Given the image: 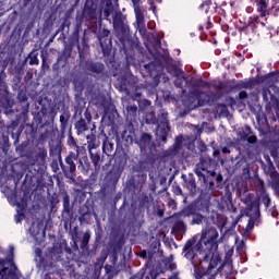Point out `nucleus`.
I'll use <instances>...</instances> for the list:
<instances>
[{
  "label": "nucleus",
  "instance_id": "obj_1",
  "mask_svg": "<svg viewBox=\"0 0 279 279\" xmlns=\"http://www.w3.org/2000/svg\"><path fill=\"white\" fill-rule=\"evenodd\" d=\"M207 241L215 242L217 239H219V232L215 228H209L206 230V232L203 234Z\"/></svg>",
  "mask_w": 279,
  "mask_h": 279
},
{
  "label": "nucleus",
  "instance_id": "obj_2",
  "mask_svg": "<svg viewBox=\"0 0 279 279\" xmlns=\"http://www.w3.org/2000/svg\"><path fill=\"white\" fill-rule=\"evenodd\" d=\"M195 173L198 175V178H205L207 170L204 168V163H198L195 168Z\"/></svg>",
  "mask_w": 279,
  "mask_h": 279
},
{
  "label": "nucleus",
  "instance_id": "obj_3",
  "mask_svg": "<svg viewBox=\"0 0 279 279\" xmlns=\"http://www.w3.org/2000/svg\"><path fill=\"white\" fill-rule=\"evenodd\" d=\"M258 10L262 13L260 14L262 17L267 16V2L265 0H260L258 2Z\"/></svg>",
  "mask_w": 279,
  "mask_h": 279
},
{
  "label": "nucleus",
  "instance_id": "obj_4",
  "mask_svg": "<svg viewBox=\"0 0 279 279\" xmlns=\"http://www.w3.org/2000/svg\"><path fill=\"white\" fill-rule=\"evenodd\" d=\"M73 160H77V155L71 154L65 158V162L70 165L71 169H75V162Z\"/></svg>",
  "mask_w": 279,
  "mask_h": 279
},
{
  "label": "nucleus",
  "instance_id": "obj_5",
  "mask_svg": "<svg viewBox=\"0 0 279 279\" xmlns=\"http://www.w3.org/2000/svg\"><path fill=\"white\" fill-rule=\"evenodd\" d=\"M191 247H193V241H187L184 246V252H185L186 258H191Z\"/></svg>",
  "mask_w": 279,
  "mask_h": 279
},
{
  "label": "nucleus",
  "instance_id": "obj_6",
  "mask_svg": "<svg viewBox=\"0 0 279 279\" xmlns=\"http://www.w3.org/2000/svg\"><path fill=\"white\" fill-rule=\"evenodd\" d=\"M90 160L95 166L99 165V160H101V157H99L98 154L90 153Z\"/></svg>",
  "mask_w": 279,
  "mask_h": 279
},
{
  "label": "nucleus",
  "instance_id": "obj_7",
  "mask_svg": "<svg viewBox=\"0 0 279 279\" xmlns=\"http://www.w3.org/2000/svg\"><path fill=\"white\" fill-rule=\"evenodd\" d=\"M260 199L266 207L269 206V204H271V199H269V196L267 194L262 195Z\"/></svg>",
  "mask_w": 279,
  "mask_h": 279
},
{
  "label": "nucleus",
  "instance_id": "obj_8",
  "mask_svg": "<svg viewBox=\"0 0 279 279\" xmlns=\"http://www.w3.org/2000/svg\"><path fill=\"white\" fill-rule=\"evenodd\" d=\"M105 16H110L112 14V4H107V9L104 10Z\"/></svg>",
  "mask_w": 279,
  "mask_h": 279
},
{
  "label": "nucleus",
  "instance_id": "obj_9",
  "mask_svg": "<svg viewBox=\"0 0 279 279\" xmlns=\"http://www.w3.org/2000/svg\"><path fill=\"white\" fill-rule=\"evenodd\" d=\"M265 159L268 162L270 173H274V163L271 162V158H269V156H265Z\"/></svg>",
  "mask_w": 279,
  "mask_h": 279
},
{
  "label": "nucleus",
  "instance_id": "obj_10",
  "mask_svg": "<svg viewBox=\"0 0 279 279\" xmlns=\"http://www.w3.org/2000/svg\"><path fill=\"white\" fill-rule=\"evenodd\" d=\"M121 25H123V22H121V21L119 20V17H114V19H113V26H114L116 28H119V27H121Z\"/></svg>",
  "mask_w": 279,
  "mask_h": 279
},
{
  "label": "nucleus",
  "instance_id": "obj_11",
  "mask_svg": "<svg viewBox=\"0 0 279 279\" xmlns=\"http://www.w3.org/2000/svg\"><path fill=\"white\" fill-rule=\"evenodd\" d=\"M31 232H32V234H33V236H36V230H38V226H36V225H32V227H31Z\"/></svg>",
  "mask_w": 279,
  "mask_h": 279
},
{
  "label": "nucleus",
  "instance_id": "obj_12",
  "mask_svg": "<svg viewBox=\"0 0 279 279\" xmlns=\"http://www.w3.org/2000/svg\"><path fill=\"white\" fill-rule=\"evenodd\" d=\"M23 215L22 214H17L16 216H15V221H16V223H21V221H23Z\"/></svg>",
  "mask_w": 279,
  "mask_h": 279
},
{
  "label": "nucleus",
  "instance_id": "obj_13",
  "mask_svg": "<svg viewBox=\"0 0 279 279\" xmlns=\"http://www.w3.org/2000/svg\"><path fill=\"white\" fill-rule=\"evenodd\" d=\"M131 279H143V274H137L135 276H133Z\"/></svg>",
  "mask_w": 279,
  "mask_h": 279
},
{
  "label": "nucleus",
  "instance_id": "obj_14",
  "mask_svg": "<svg viewBox=\"0 0 279 279\" xmlns=\"http://www.w3.org/2000/svg\"><path fill=\"white\" fill-rule=\"evenodd\" d=\"M240 97L241 99H245V97H247V94H245L244 92L240 93Z\"/></svg>",
  "mask_w": 279,
  "mask_h": 279
},
{
  "label": "nucleus",
  "instance_id": "obj_15",
  "mask_svg": "<svg viewBox=\"0 0 279 279\" xmlns=\"http://www.w3.org/2000/svg\"><path fill=\"white\" fill-rule=\"evenodd\" d=\"M141 256H142V258H147V252H146V251H143V252L141 253Z\"/></svg>",
  "mask_w": 279,
  "mask_h": 279
},
{
  "label": "nucleus",
  "instance_id": "obj_16",
  "mask_svg": "<svg viewBox=\"0 0 279 279\" xmlns=\"http://www.w3.org/2000/svg\"><path fill=\"white\" fill-rule=\"evenodd\" d=\"M222 154H230V150L227 147L222 148Z\"/></svg>",
  "mask_w": 279,
  "mask_h": 279
},
{
  "label": "nucleus",
  "instance_id": "obj_17",
  "mask_svg": "<svg viewBox=\"0 0 279 279\" xmlns=\"http://www.w3.org/2000/svg\"><path fill=\"white\" fill-rule=\"evenodd\" d=\"M271 216H272V217H278V211H276V209H274V210L271 211Z\"/></svg>",
  "mask_w": 279,
  "mask_h": 279
},
{
  "label": "nucleus",
  "instance_id": "obj_18",
  "mask_svg": "<svg viewBox=\"0 0 279 279\" xmlns=\"http://www.w3.org/2000/svg\"><path fill=\"white\" fill-rule=\"evenodd\" d=\"M169 279H180V277H178V274H174Z\"/></svg>",
  "mask_w": 279,
  "mask_h": 279
},
{
  "label": "nucleus",
  "instance_id": "obj_19",
  "mask_svg": "<svg viewBox=\"0 0 279 279\" xmlns=\"http://www.w3.org/2000/svg\"><path fill=\"white\" fill-rule=\"evenodd\" d=\"M84 241H88V233L84 234Z\"/></svg>",
  "mask_w": 279,
  "mask_h": 279
},
{
  "label": "nucleus",
  "instance_id": "obj_20",
  "mask_svg": "<svg viewBox=\"0 0 279 279\" xmlns=\"http://www.w3.org/2000/svg\"><path fill=\"white\" fill-rule=\"evenodd\" d=\"M144 279H154V276H151V275L150 276H146Z\"/></svg>",
  "mask_w": 279,
  "mask_h": 279
},
{
  "label": "nucleus",
  "instance_id": "obj_21",
  "mask_svg": "<svg viewBox=\"0 0 279 279\" xmlns=\"http://www.w3.org/2000/svg\"><path fill=\"white\" fill-rule=\"evenodd\" d=\"M214 156H219V150H215Z\"/></svg>",
  "mask_w": 279,
  "mask_h": 279
},
{
  "label": "nucleus",
  "instance_id": "obj_22",
  "mask_svg": "<svg viewBox=\"0 0 279 279\" xmlns=\"http://www.w3.org/2000/svg\"><path fill=\"white\" fill-rule=\"evenodd\" d=\"M5 271H7V268H3V269L0 271V275H1V274H5Z\"/></svg>",
  "mask_w": 279,
  "mask_h": 279
},
{
  "label": "nucleus",
  "instance_id": "obj_23",
  "mask_svg": "<svg viewBox=\"0 0 279 279\" xmlns=\"http://www.w3.org/2000/svg\"><path fill=\"white\" fill-rule=\"evenodd\" d=\"M213 247H215V250H217V243H213Z\"/></svg>",
  "mask_w": 279,
  "mask_h": 279
},
{
  "label": "nucleus",
  "instance_id": "obj_24",
  "mask_svg": "<svg viewBox=\"0 0 279 279\" xmlns=\"http://www.w3.org/2000/svg\"><path fill=\"white\" fill-rule=\"evenodd\" d=\"M33 64H38V61H36V62H33Z\"/></svg>",
  "mask_w": 279,
  "mask_h": 279
},
{
  "label": "nucleus",
  "instance_id": "obj_25",
  "mask_svg": "<svg viewBox=\"0 0 279 279\" xmlns=\"http://www.w3.org/2000/svg\"><path fill=\"white\" fill-rule=\"evenodd\" d=\"M141 21H142L141 17H138V23H141Z\"/></svg>",
  "mask_w": 279,
  "mask_h": 279
},
{
  "label": "nucleus",
  "instance_id": "obj_26",
  "mask_svg": "<svg viewBox=\"0 0 279 279\" xmlns=\"http://www.w3.org/2000/svg\"><path fill=\"white\" fill-rule=\"evenodd\" d=\"M258 206V204L257 203H255V207H257Z\"/></svg>",
  "mask_w": 279,
  "mask_h": 279
}]
</instances>
